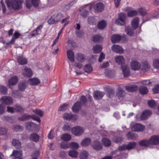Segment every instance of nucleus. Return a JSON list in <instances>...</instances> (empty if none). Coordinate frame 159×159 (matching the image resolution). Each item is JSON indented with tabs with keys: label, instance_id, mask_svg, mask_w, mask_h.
I'll return each mask as SVG.
<instances>
[{
	"label": "nucleus",
	"instance_id": "obj_41",
	"mask_svg": "<svg viewBox=\"0 0 159 159\" xmlns=\"http://www.w3.org/2000/svg\"><path fill=\"white\" fill-rule=\"evenodd\" d=\"M89 154L86 151H83L80 152V159H87Z\"/></svg>",
	"mask_w": 159,
	"mask_h": 159
},
{
	"label": "nucleus",
	"instance_id": "obj_9",
	"mask_svg": "<svg viewBox=\"0 0 159 159\" xmlns=\"http://www.w3.org/2000/svg\"><path fill=\"white\" fill-rule=\"evenodd\" d=\"M1 101L2 103L6 105H11L13 102L11 97L7 96L2 97L1 99Z\"/></svg>",
	"mask_w": 159,
	"mask_h": 159
},
{
	"label": "nucleus",
	"instance_id": "obj_44",
	"mask_svg": "<svg viewBox=\"0 0 159 159\" xmlns=\"http://www.w3.org/2000/svg\"><path fill=\"white\" fill-rule=\"evenodd\" d=\"M105 74L107 76L111 78L114 76L115 75V73L113 71L109 70H106L105 71Z\"/></svg>",
	"mask_w": 159,
	"mask_h": 159
},
{
	"label": "nucleus",
	"instance_id": "obj_7",
	"mask_svg": "<svg viewBox=\"0 0 159 159\" xmlns=\"http://www.w3.org/2000/svg\"><path fill=\"white\" fill-rule=\"evenodd\" d=\"M130 65L131 69L134 70H138L141 68V64L136 60H132Z\"/></svg>",
	"mask_w": 159,
	"mask_h": 159
},
{
	"label": "nucleus",
	"instance_id": "obj_50",
	"mask_svg": "<svg viewBox=\"0 0 159 159\" xmlns=\"http://www.w3.org/2000/svg\"><path fill=\"white\" fill-rule=\"evenodd\" d=\"M79 145L78 143L73 142L70 143V148L74 149H77L79 148Z\"/></svg>",
	"mask_w": 159,
	"mask_h": 159
},
{
	"label": "nucleus",
	"instance_id": "obj_4",
	"mask_svg": "<svg viewBox=\"0 0 159 159\" xmlns=\"http://www.w3.org/2000/svg\"><path fill=\"white\" fill-rule=\"evenodd\" d=\"M64 16L63 14L60 13H55L48 20V23L49 24H54L59 21Z\"/></svg>",
	"mask_w": 159,
	"mask_h": 159
},
{
	"label": "nucleus",
	"instance_id": "obj_22",
	"mask_svg": "<svg viewBox=\"0 0 159 159\" xmlns=\"http://www.w3.org/2000/svg\"><path fill=\"white\" fill-rule=\"evenodd\" d=\"M28 83L32 85H36L40 83V81L38 78H34L29 79Z\"/></svg>",
	"mask_w": 159,
	"mask_h": 159
},
{
	"label": "nucleus",
	"instance_id": "obj_17",
	"mask_svg": "<svg viewBox=\"0 0 159 159\" xmlns=\"http://www.w3.org/2000/svg\"><path fill=\"white\" fill-rule=\"evenodd\" d=\"M104 95V93L99 91H94L93 94L94 98L96 100L101 98Z\"/></svg>",
	"mask_w": 159,
	"mask_h": 159
},
{
	"label": "nucleus",
	"instance_id": "obj_57",
	"mask_svg": "<svg viewBox=\"0 0 159 159\" xmlns=\"http://www.w3.org/2000/svg\"><path fill=\"white\" fill-rule=\"evenodd\" d=\"M13 130L16 131H19L23 130V127L19 125L15 126L13 128Z\"/></svg>",
	"mask_w": 159,
	"mask_h": 159
},
{
	"label": "nucleus",
	"instance_id": "obj_58",
	"mask_svg": "<svg viewBox=\"0 0 159 159\" xmlns=\"http://www.w3.org/2000/svg\"><path fill=\"white\" fill-rule=\"evenodd\" d=\"M70 18V16H68L65 18L63 19L61 21V23H63L64 22H65V24L64 25V27H65L67 24H68L69 22V21L68 20Z\"/></svg>",
	"mask_w": 159,
	"mask_h": 159
},
{
	"label": "nucleus",
	"instance_id": "obj_63",
	"mask_svg": "<svg viewBox=\"0 0 159 159\" xmlns=\"http://www.w3.org/2000/svg\"><path fill=\"white\" fill-rule=\"evenodd\" d=\"M11 95L15 98L19 97V92L17 90H15L13 91L11 93Z\"/></svg>",
	"mask_w": 159,
	"mask_h": 159
},
{
	"label": "nucleus",
	"instance_id": "obj_36",
	"mask_svg": "<svg viewBox=\"0 0 159 159\" xmlns=\"http://www.w3.org/2000/svg\"><path fill=\"white\" fill-rule=\"evenodd\" d=\"M27 86L26 82L25 81H23L19 84L18 88L20 90L23 91L25 89Z\"/></svg>",
	"mask_w": 159,
	"mask_h": 159
},
{
	"label": "nucleus",
	"instance_id": "obj_51",
	"mask_svg": "<svg viewBox=\"0 0 159 159\" xmlns=\"http://www.w3.org/2000/svg\"><path fill=\"white\" fill-rule=\"evenodd\" d=\"M60 146L61 148L66 149L70 148V143L63 142L61 143Z\"/></svg>",
	"mask_w": 159,
	"mask_h": 159
},
{
	"label": "nucleus",
	"instance_id": "obj_20",
	"mask_svg": "<svg viewBox=\"0 0 159 159\" xmlns=\"http://www.w3.org/2000/svg\"><path fill=\"white\" fill-rule=\"evenodd\" d=\"M67 54L70 61L73 62L75 61V58L73 52L71 50H69L67 51Z\"/></svg>",
	"mask_w": 159,
	"mask_h": 159
},
{
	"label": "nucleus",
	"instance_id": "obj_64",
	"mask_svg": "<svg viewBox=\"0 0 159 159\" xmlns=\"http://www.w3.org/2000/svg\"><path fill=\"white\" fill-rule=\"evenodd\" d=\"M152 91L154 93H159V85H157L152 89Z\"/></svg>",
	"mask_w": 159,
	"mask_h": 159
},
{
	"label": "nucleus",
	"instance_id": "obj_61",
	"mask_svg": "<svg viewBox=\"0 0 159 159\" xmlns=\"http://www.w3.org/2000/svg\"><path fill=\"white\" fill-rule=\"evenodd\" d=\"M32 3L35 7H38L40 3L39 0H31Z\"/></svg>",
	"mask_w": 159,
	"mask_h": 159
},
{
	"label": "nucleus",
	"instance_id": "obj_14",
	"mask_svg": "<svg viewBox=\"0 0 159 159\" xmlns=\"http://www.w3.org/2000/svg\"><path fill=\"white\" fill-rule=\"evenodd\" d=\"M63 117L66 120H71L73 121H75L77 119V117L75 115H73L71 113H65Z\"/></svg>",
	"mask_w": 159,
	"mask_h": 159
},
{
	"label": "nucleus",
	"instance_id": "obj_46",
	"mask_svg": "<svg viewBox=\"0 0 159 159\" xmlns=\"http://www.w3.org/2000/svg\"><path fill=\"white\" fill-rule=\"evenodd\" d=\"M136 143L134 142H129L127 146V150H130L134 148L136 145Z\"/></svg>",
	"mask_w": 159,
	"mask_h": 159
},
{
	"label": "nucleus",
	"instance_id": "obj_45",
	"mask_svg": "<svg viewBox=\"0 0 159 159\" xmlns=\"http://www.w3.org/2000/svg\"><path fill=\"white\" fill-rule=\"evenodd\" d=\"M88 20V23L91 25L95 24L96 21V20L94 16L89 17Z\"/></svg>",
	"mask_w": 159,
	"mask_h": 159
},
{
	"label": "nucleus",
	"instance_id": "obj_55",
	"mask_svg": "<svg viewBox=\"0 0 159 159\" xmlns=\"http://www.w3.org/2000/svg\"><path fill=\"white\" fill-rule=\"evenodd\" d=\"M0 92L4 94H6L7 93V88L4 86H0Z\"/></svg>",
	"mask_w": 159,
	"mask_h": 159
},
{
	"label": "nucleus",
	"instance_id": "obj_13",
	"mask_svg": "<svg viewBox=\"0 0 159 159\" xmlns=\"http://www.w3.org/2000/svg\"><path fill=\"white\" fill-rule=\"evenodd\" d=\"M149 143L151 145L159 144V135L152 136L149 139Z\"/></svg>",
	"mask_w": 159,
	"mask_h": 159
},
{
	"label": "nucleus",
	"instance_id": "obj_49",
	"mask_svg": "<svg viewBox=\"0 0 159 159\" xmlns=\"http://www.w3.org/2000/svg\"><path fill=\"white\" fill-rule=\"evenodd\" d=\"M126 137L129 140H133L135 139L136 136L135 135L130 132H129L126 134Z\"/></svg>",
	"mask_w": 159,
	"mask_h": 159
},
{
	"label": "nucleus",
	"instance_id": "obj_16",
	"mask_svg": "<svg viewBox=\"0 0 159 159\" xmlns=\"http://www.w3.org/2000/svg\"><path fill=\"white\" fill-rule=\"evenodd\" d=\"M149 69V66L148 63L147 61H145L141 64V68L140 70L143 72H146Z\"/></svg>",
	"mask_w": 159,
	"mask_h": 159
},
{
	"label": "nucleus",
	"instance_id": "obj_23",
	"mask_svg": "<svg viewBox=\"0 0 159 159\" xmlns=\"http://www.w3.org/2000/svg\"><path fill=\"white\" fill-rule=\"evenodd\" d=\"M147 18L146 19V21L151 20L152 19H157L159 17V11H157L154 15L152 16L149 14L147 15Z\"/></svg>",
	"mask_w": 159,
	"mask_h": 159
},
{
	"label": "nucleus",
	"instance_id": "obj_21",
	"mask_svg": "<svg viewBox=\"0 0 159 159\" xmlns=\"http://www.w3.org/2000/svg\"><path fill=\"white\" fill-rule=\"evenodd\" d=\"M25 126L27 129L29 130H34L36 128V125L32 122H27L25 123Z\"/></svg>",
	"mask_w": 159,
	"mask_h": 159
},
{
	"label": "nucleus",
	"instance_id": "obj_11",
	"mask_svg": "<svg viewBox=\"0 0 159 159\" xmlns=\"http://www.w3.org/2000/svg\"><path fill=\"white\" fill-rule=\"evenodd\" d=\"M152 111L149 110H147L143 111L141 115L140 119L141 120L147 119L151 115Z\"/></svg>",
	"mask_w": 159,
	"mask_h": 159
},
{
	"label": "nucleus",
	"instance_id": "obj_43",
	"mask_svg": "<svg viewBox=\"0 0 159 159\" xmlns=\"http://www.w3.org/2000/svg\"><path fill=\"white\" fill-rule=\"evenodd\" d=\"M103 38L99 35L94 36L93 38V41L95 42H100L103 40Z\"/></svg>",
	"mask_w": 159,
	"mask_h": 159
},
{
	"label": "nucleus",
	"instance_id": "obj_37",
	"mask_svg": "<svg viewBox=\"0 0 159 159\" xmlns=\"http://www.w3.org/2000/svg\"><path fill=\"white\" fill-rule=\"evenodd\" d=\"M106 22L104 20H102L99 22L98 25V27L99 29H102L106 26Z\"/></svg>",
	"mask_w": 159,
	"mask_h": 159
},
{
	"label": "nucleus",
	"instance_id": "obj_35",
	"mask_svg": "<svg viewBox=\"0 0 159 159\" xmlns=\"http://www.w3.org/2000/svg\"><path fill=\"white\" fill-rule=\"evenodd\" d=\"M102 49V47L99 45H96L93 47V52L98 53L101 51Z\"/></svg>",
	"mask_w": 159,
	"mask_h": 159
},
{
	"label": "nucleus",
	"instance_id": "obj_59",
	"mask_svg": "<svg viewBox=\"0 0 159 159\" xmlns=\"http://www.w3.org/2000/svg\"><path fill=\"white\" fill-rule=\"evenodd\" d=\"M153 65L155 68H159V59H156L154 60L153 62Z\"/></svg>",
	"mask_w": 159,
	"mask_h": 159
},
{
	"label": "nucleus",
	"instance_id": "obj_10",
	"mask_svg": "<svg viewBox=\"0 0 159 159\" xmlns=\"http://www.w3.org/2000/svg\"><path fill=\"white\" fill-rule=\"evenodd\" d=\"M22 74L25 76L28 77H31L33 75V72L30 68L25 67L22 69Z\"/></svg>",
	"mask_w": 159,
	"mask_h": 159
},
{
	"label": "nucleus",
	"instance_id": "obj_8",
	"mask_svg": "<svg viewBox=\"0 0 159 159\" xmlns=\"http://www.w3.org/2000/svg\"><path fill=\"white\" fill-rule=\"evenodd\" d=\"M144 128V126L143 125L139 123H135L131 125L132 130L135 131H142Z\"/></svg>",
	"mask_w": 159,
	"mask_h": 159
},
{
	"label": "nucleus",
	"instance_id": "obj_24",
	"mask_svg": "<svg viewBox=\"0 0 159 159\" xmlns=\"http://www.w3.org/2000/svg\"><path fill=\"white\" fill-rule=\"evenodd\" d=\"M92 147L97 150H101L102 148L101 144L98 141H94L92 144Z\"/></svg>",
	"mask_w": 159,
	"mask_h": 159
},
{
	"label": "nucleus",
	"instance_id": "obj_38",
	"mask_svg": "<svg viewBox=\"0 0 159 159\" xmlns=\"http://www.w3.org/2000/svg\"><path fill=\"white\" fill-rule=\"evenodd\" d=\"M84 68V71L87 73H90L93 70V68L90 64H86Z\"/></svg>",
	"mask_w": 159,
	"mask_h": 159
},
{
	"label": "nucleus",
	"instance_id": "obj_5",
	"mask_svg": "<svg viewBox=\"0 0 159 159\" xmlns=\"http://www.w3.org/2000/svg\"><path fill=\"white\" fill-rule=\"evenodd\" d=\"M84 132L83 128L80 126H77L71 129L72 134L75 136H79L82 134Z\"/></svg>",
	"mask_w": 159,
	"mask_h": 159
},
{
	"label": "nucleus",
	"instance_id": "obj_60",
	"mask_svg": "<svg viewBox=\"0 0 159 159\" xmlns=\"http://www.w3.org/2000/svg\"><path fill=\"white\" fill-rule=\"evenodd\" d=\"M68 105L65 103L60 106L59 110L61 111H64L68 108Z\"/></svg>",
	"mask_w": 159,
	"mask_h": 159
},
{
	"label": "nucleus",
	"instance_id": "obj_31",
	"mask_svg": "<svg viewBox=\"0 0 159 159\" xmlns=\"http://www.w3.org/2000/svg\"><path fill=\"white\" fill-rule=\"evenodd\" d=\"M126 89L128 92H133L136 90L138 88V86L135 85H132L130 86H126Z\"/></svg>",
	"mask_w": 159,
	"mask_h": 159
},
{
	"label": "nucleus",
	"instance_id": "obj_26",
	"mask_svg": "<svg viewBox=\"0 0 159 159\" xmlns=\"http://www.w3.org/2000/svg\"><path fill=\"white\" fill-rule=\"evenodd\" d=\"M126 15L123 13H120L119 14V20H120L121 22L122 23L125 25L126 23Z\"/></svg>",
	"mask_w": 159,
	"mask_h": 159
},
{
	"label": "nucleus",
	"instance_id": "obj_25",
	"mask_svg": "<svg viewBox=\"0 0 159 159\" xmlns=\"http://www.w3.org/2000/svg\"><path fill=\"white\" fill-rule=\"evenodd\" d=\"M22 153L20 150H14L11 156H13L14 158H22Z\"/></svg>",
	"mask_w": 159,
	"mask_h": 159
},
{
	"label": "nucleus",
	"instance_id": "obj_3",
	"mask_svg": "<svg viewBox=\"0 0 159 159\" xmlns=\"http://www.w3.org/2000/svg\"><path fill=\"white\" fill-rule=\"evenodd\" d=\"M104 7L103 3L101 2L97 3L92 6H91L90 4L86 6L87 8H89L91 10L93 9L96 12L102 11L104 9Z\"/></svg>",
	"mask_w": 159,
	"mask_h": 159
},
{
	"label": "nucleus",
	"instance_id": "obj_1",
	"mask_svg": "<svg viewBox=\"0 0 159 159\" xmlns=\"http://www.w3.org/2000/svg\"><path fill=\"white\" fill-rule=\"evenodd\" d=\"M115 61L116 63L121 65V68L124 76L127 77L129 74V68L127 65H124L125 63V59L122 56H118L115 58Z\"/></svg>",
	"mask_w": 159,
	"mask_h": 159
},
{
	"label": "nucleus",
	"instance_id": "obj_47",
	"mask_svg": "<svg viewBox=\"0 0 159 159\" xmlns=\"http://www.w3.org/2000/svg\"><path fill=\"white\" fill-rule=\"evenodd\" d=\"M102 142L105 146H109L111 144L110 140L107 139L103 138L102 139Z\"/></svg>",
	"mask_w": 159,
	"mask_h": 159
},
{
	"label": "nucleus",
	"instance_id": "obj_2",
	"mask_svg": "<svg viewBox=\"0 0 159 159\" xmlns=\"http://www.w3.org/2000/svg\"><path fill=\"white\" fill-rule=\"evenodd\" d=\"M6 2L10 8L17 10L22 7V1L21 0H6Z\"/></svg>",
	"mask_w": 159,
	"mask_h": 159
},
{
	"label": "nucleus",
	"instance_id": "obj_52",
	"mask_svg": "<svg viewBox=\"0 0 159 159\" xmlns=\"http://www.w3.org/2000/svg\"><path fill=\"white\" fill-rule=\"evenodd\" d=\"M149 106L151 108H154L156 106V103L154 100H149L148 102Z\"/></svg>",
	"mask_w": 159,
	"mask_h": 159
},
{
	"label": "nucleus",
	"instance_id": "obj_30",
	"mask_svg": "<svg viewBox=\"0 0 159 159\" xmlns=\"http://www.w3.org/2000/svg\"><path fill=\"white\" fill-rule=\"evenodd\" d=\"M29 139L31 140L34 142H37L39 140V136L37 134L33 133L31 134Z\"/></svg>",
	"mask_w": 159,
	"mask_h": 159
},
{
	"label": "nucleus",
	"instance_id": "obj_29",
	"mask_svg": "<svg viewBox=\"0 0 159 159\" xmlns=\"http://www.w3.org/2000/svg\"><path fill=\"white\" fill-rule=\"evenodd\" d=\"M121 39V37L119 34H114L111 37V40L112 43H116L119 41Z\"/></svg>",
	"mask_w": 159,
	"mask_h": 159
},
{
	"label": "nucleus",
	"instance_id": "obj_34",
	"mask_svg": "<svg viewBox=\"0 0 159 159\" xmlns=\"http://www.w3.org/2000/svg\"><path fill=\"white\" fill-rule=\"evenodd\" d=\"M12 145L16 148H21V143L18 140L13 139L12 141Z\"/></svg>",
	"mask_w": 159,
	"mask_h": 159
},
{
	"label": "nucleus",
	"instance_id": "obj_62",
	"mask_svg": "<svg viewBox=\"0 0 159 159\" xmlns=\"http://www.w3.org/2000/svg\"><path fill=\"white\" fill-rule=\"evenodd\" d=\"M123 139L122 137H119L114 138L113 139V141L114 142L116 143H120L123 140Z\"/></svg>",
	"mask_w": 159,
	"mask_h": 159
},
{
	"label": "nucleus",
	"instance_id": "obj_40",
	"mask_svg": "<svg viewBox=\"0 0 159 159\" xmlns=\"http://www.w3.org/2000/svg\"><path fill=\"white\" fill-rule=\"evenodd\" d=\"M125 95V92L123 91L121 88H119L118 92L116 93L117 96L120 98H122Z\"/></svg>",
	"mask_w": 159,
	"mask_h": 159
},
{
	"label": "nucleus",
	"instance_id": "obj_18",
	"mask_svg": "<svg viewBox=\"0 0 159 159\" xmlns=\"http://www.w3.org/2000/svg\"><path fill=\"white\" fill-rule=\"evenodd\" d=\"M75 59L79 62L82 63L85 60L84 56L80 53H78L76 54Z\"/></svg>",
	"mask_w": 159,
	"mask_h": 159
},
{
	"label": "nucleus",
	"instance_id": "obj_39",
	"mask_svg": "<svg viewBox=\"0 0 159 159\" xmlns=\"http://www.w3.org/2000/svg\"><path fill=\"white\" fill-rule=\"evenodd\" d=\"M68 154L72 157L76 158L78 156V152L77 151L71 150L69 152Z\"/></svg>",
	"mask_w": 159,
	"mask_h": 159
},
{
	"label": "nucleus",
	"instance_id": "obj_54",
	"mask_svg": "<svg viewBox=\"0 0 159 159\" xmlns=\"http://www.w3.org/2000/svg\"><path fill=\"white\" fill-rule=\"evenodd\" d=\"M138 11L142 16H145L147 14V11L144 8H140L138 10Z\"/></svg>",
	"mask_w": 159,
	"mask_h": 159
},
{
	"label": "nucleus",
	"instance_id": "obj_6",
	"mask_svg": "<svg viewBox=\"0 0 159 159\" xmlns=\"http://www.w3.org/2000/svg\"><path fill=\"white\" fill-rule=\"evenodd\" d=\"M31 118H32L33 119L36 120L38 122H40L41 121L39 117L36 116L34 115H32L31 116L27 115L25 114L22 115L21 117H19L18 119L19 120L24 121L30 119Z\"/></svg>",
	"mask_w": 159,
	"mask_h": 159
},
{
	"label": "nucleus",
	"instance_id": "obj_48",
	"mask_svg": "<svg viewBox=\"0 0 159 159\" xmlns=\"http://www.w3.org/2000/svg\"><path fill=\"white\" fill-rule=\"evenodd\" d=\"M125 31L127 34L129 36H132L133 34V30L130 27H126Z\"/></svg>",
	"mask_w": 159,
	"mask_h": 159
},
{
	"label": "nucleus",
	"instance_id": "obj_19",
	"mask_svg": "<svg viewBox=\"0 0 159 159\" xmlns=\"http://www.w3.org/2000/svg\"><path fill=\"white\" fill-rule=\"evenodd\" d=\"M17 61L19 64L21 65L26 64L27 63V59L22 56L18 57Z\"/></svg>",
	"mask_w": 159,
	"mask_h": 159
},
{
	"label": "nucleus",
	"instance_id": "obj_53",
	"mask_svg": "<svg viewBox=\"0 0 159 159\" xmlns=\"http://www.w3.org/2000/svg\"><path fill=\"white\" fill-rule=\"evenodd\" d=\"M137 14V11L136 10H132L128 11L127 15L129 17H132L136 16Z\"/></svg>",
	"mask_w": 159,
	"mask_h": 159
},
{
	"label": "nucleus",
	"instance_id": "obj_32",
	"mask_svg": "<svg viewBox=\"0 0 159 159\" xmlns=\"http://www.w3.org/2000/svg\"><path fill=\"white\" fill-rule=\"evenodd\" d=\"M61 138L62 140L65 141H68L71 140V136L69 134L65 133L62 134Z\"/></svg>",
	"mask_w": 159,
	"mask_h": 159
},
{
	"label": "nucleus",
	"instance_id": "obj_33",
	"mask_svg": "<svg viewBox=\"0 0 159 159\" xmlns=\"http://www.w3.org/2000/svg\"><path fill=\"white\" fill-rule=\"evenodd\" d=\"M18 81V78L16 76H14L9 80V84L10 85H14L16 84Z\"/></svg>",
	"mask_w": 159,
	"mask_h": 159
},
{
	"label": "nucleus",
	"instance_id": "obj_12",
	"mask_svg": "<svg viewBox=\"0 0 159 159\" xmlns=\"http://www.w3.org/2000/svg\"><path fill=\"white\" fill-rule=\"evenodd\" d=\"M112 50L117 53L122 54L124 50L121 46L118 45H114L111 47Z\"/></svg>",
	"mask_w": 159,
	"mask_h": 159
},
{
	"label": "nucleus",
	"instance_id": "obj_42",
	"mask_svg": "<svg viewBox=\"0 0 159 159\" xmlns=\"http://www.w3.org/2000/svg\"><path fill=\"white\" fill-rule=\"evenodd\" d=\"M139 91L142 94H147L148 92L147 88L145 86H141L139 88Z\"/></svg>",
	"mask_w": 159,
	"mask_h": 159
},
{
	"label": "nucleus",
	"instance_id": "obj_27",
	"mask_svg": "<svg viewBox=\"0 0 159 159\" xmlns=\"http://www.w3.org/2000/svg\"><path fill=\"white\" fill-rule=\"evenodd\" d=\"M91 142L90 138H87L83 139L81 142V144L82 146H87L90 144Z\"/></svg>",
	"mask_w": 159,
	"mask_h": 159
},
{
	"label": "nucleus",
	"instance_id": "obj_28",
	"mask_svg": "<svg viewBox=\"0 0 159 159\" xmlns=\"http://www.w3.org/2000/svg\"><path fill=\"white\" fill-rule=\"evenodd\" d=\"M139 24V18L136 17L134 18L131 22V25L133 28L135 29L138 26Z\"/></svg>",
	"mask_w": 159,
	"mask_h": 159
},
{
	"label": "nucleus",
	"instance_id": "obj_56",
	"mask_svg": "<svg viewBox=\"0 0 159 159\" xmlns=\"http://www.w3.org/2000/svg\"><path fill=\"white\" fill-rule=\"evenodd\" d=\"M140 145L143 146H147L150 144L149 143V140L148 141L146 140H143L139 142Z\"/></svg>",
	"mask_w": 159,
	"mask_h": 159
},
{
	"label": "nucleus",
	"instance_id": "obj_15",
	"mask_svg": "<svg viewBox=\"0 0 159 159\" xmlns=\"http://www.w3.org/2000/svg\"><path fill=\"white\" fill-rule=\"evenodd\" d=\"M81 102L77 101L75 103L73 106L72 109L74 112H77L81 108Z\"/></svg>",
	"mask_w": 159,
	"mask_h": 159
}]
</instances>
